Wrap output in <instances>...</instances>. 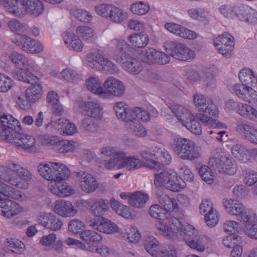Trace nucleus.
Wrapping results in <instances>:
<instances>
[{
	"label": "nucleus",
	"instance_id": "f257e3e1",
	"mask_svg": "<svg viewBox=\"0 0 257 257\" xmlns=\"http://www.w3.org/2000/svg\"><path fill=\"white\" fill-rule=\"evenodd\" d=\"M224 206L228 214L235 215L237 219L245 225V233L251 238L256 239L255 212L251 210L245 209L241 203L235 200H226L224 202Z\"/></svg>",
	"mask_w": 257,
	"mask_h": 257
},
{
	"label": "nucleus",
	"instance_id": "f03ea898",
	"mask_svg": "<svg viewBox=\"0 0 257 257\" xmlns=\"http://www.w3.org/2000/svg\"><path fill=\"white\" fill-rule=\"evenodd\" d=\"M193 101L196 107L203 114H199L196 118L206 126L216 128L217 123L211 116L218 114V109L212 100L205 97L203 95L196 94L194 95Z\"/></svg>",
	"mask_w": 257,
	"mask_h": 257
},
{
	"label": "nucleus",
	"instance_id": "7ed1b4c3",
	"mask_svg": "<svg viewBox=\"0 0 257 257\" xmlns=\"http://www.w3.org/2000/svg\"><path fill=\"white\" fill-rule=\"evenodd\" d=\"M18 177L28 181L32 179L33 175L29 170L21 167L17 163L11 162L5 166L0 165V179L19 188H27L28 184H24V186L18 184Z\"/></svg>",
	"mask_w": 257,
	"mask_h": 257
},
{
	"label": "nucleus",
	"instance_id": "20e7f679",
	"mask_svg": "<svg viewBox=\"0 0 257 257\" xmlns=\"http://www.w3.org/2000/svg\"><path fill=\"white\" fill-rule=\"evenodd\" d=\"M171 146L174 152L182 160L194 161L200 156L196 143L191 140L183 138L176 139Z\"/></svg>",
	"mask_w": 257,
	"mask_h": 257
},
{
	"label": "nucleus",
	"instance_id": "39448f33",
	"mask_svg": "<svg viewBox=\"0 0 257 257\" xmlns=\"http://www.w3.org/2000/svg\"><path fill=\"white\" fill-rule=\"evenodd\" d=\"M159 173L155 174L154 184L157 187L164 185L167 189L173 192H178L185 187L182 179L178 177L175 171L165 170L164 168Z\"/></svg>",
	"mask_w": 257,
	"mask_h": 257
},
{
	"label": "nucleus",
	"instance_id": "423d86ee",
	"mask_svg": "<svg viewBox=\"0 0 257 257\" xmlns=\"http://www.w3.org/2000/svg\"><path fill=\"white\" fill-rule=\"evenodd\" d=\"M70 175V171L65 165L56 163L53 181L55 182L51 191L60 197L67 196L71 194V187L61 181L67 179Z\"/></svg>",
	"mask_w": 257,
	"mask_h": 257
},
{
	"label": "nucleus",
	"instance_id": "0eeeda50",
	"mask_svg": "<svg viewBox=\"0 0 257 257\" xmlns=\"http://www.w3.org/2000/svg\"><path fill=\"white\" fill-rule=\"evenodd\" d=\"M86 61L88 67L98 71L113 74L119 70L115 64L97 52L88 53L86 57Z\"/></svg>",
	"mask_w": 257,
	"mask_h": 257
},
{
	"label": "nucleus",
	"instance_id": "6e6552de",
	"mask_svg": "<svg viewBox=\"0 0 257 257\" xmlns=\"http://www.w3.org/2000/svg\"><path fill=\"white\" fill-rule=\"evenodd\" d=\"M182 232L185 234L184 240L191 248L203 252L205 249L206 237L198 234L197 230L191 225L185 224Z\"/></svg>",
	"mask_w": 257,
	"mask_h": 257
},
{
	"label": "nucleus",
	"instance_id": "1a4fd4ad",
	"mask_svg": "<svg viewBox=\"0 0 257 257\" xmlns=\"http://www.w3.org/2000/svg\"><path fill=\"white\" fill-rule=\"evenodd\" d=\"M208 163L214 170L229 175H233L237 170V167L233 158L224 154H214L209 160Z\"/></svg>",
	"mask_w": 257,
	"mask_h": 257
},
{
	"label": "nucleus",
	"instance_id": "9d476101",
	"mask_svg": "<svg viewBox=\"0 0 257 257\" xmlns=\"http://www.w3.org/2000/svg\"><path fill=\"white\" fill-rule=\"evenodd\" d=\"M21 131L19 121L11 115H3L0 117L1 138L6 142L12 140L18 131Z\"/></svg>",
	"mask_w": 257,
	"mask_h": 257
},
{
	"label": "nucleus",
	"instance_id": "9b49d317",
	"mask_svg": "<svg viewBox=\"0 0 257 257\" xmlns=\"http://www.w3.org/2000/svg\"><path fill=\"white\" fill-rule=\"evenodd\" d=\"M165 46L170 55L176 59L184 61H191L195 57L192 50L182 44L170 41L166 42Z\"/></svg>",
	"mask_w": 257,
	"mask_h": 257
},
{
	"label": "nucleus",
	"instance_id": "f8f14e48",
	"mask_svg": "<svg viewBox=\"0 0 257 257\" xmlns=\"http://www.w3.org/2000/svg\"><path fill=\"white\" fill-rule=\"evenodd\" d=\"M155 225L159 233L169 236L173 231H182L184 224H182L178 218L170 215L168 218L157 221Z\"/></svg>",
	"mask_w": 257,
	"mask_h": 257
},
{
	"label": "nucleus",
	"instance_id": "ddd939ff",
	"mask_svg": "<svg viewBox=\"0 0 257 257\" xmlns=\"http://www.w3.org/2000/svg\"><path fill=\"white\" fill-rule=\"evenodd\" d=\"M214 44L219 53L228 58L234 49V38L229 33H224L214 40Z\"/></svg>",
	"mask_w": 257,
	"mask_h": 257
},
{
	"label": "nucleus",
	"instance_id": "4468645a",
	"mask_svg": "<svg viewBox=\"0 0 257 257\" xmlns=\"http://www.w3.org/2000/svg\"><path fill=\"white\" fill-rule=\"evenodd\" d=\"M77 184L86 193L93 192L98 187V183L92 175L86 171L80 170L75 172Z\"/></svg>",
	"mask_w": 257,
	"mask_h": 257
},
{
	"label": "nucleus",
	"instance_id": "2eb2a0df",
	"mask_svg": "<svg viewBox=\"0 0 257 257\" xmlns=\"http://www.w3.org/2000/svg\"><path fill=\"white\" fill-rule=\"evenodd\" d=\"M113 160L112 164L116 165L115 169L125 168L128 171L134 170L141 167L144 162L139 158L133 156H126V153L122 152L120 156Z\"/></svg>",
	"mask_w": 257,
	"mask_h": 257
},
{
	"label": "nucleus",
	"instance_id": "dca6fc26",
	"mask_svg": "<svg viewBox=\"0 0 257 257\" xmlns=\"http://www.w3.org/2000/svg\"><path fill=\"white\" fill-rule=\"evenodd\" d=\"M114 59L117 63L121 64L124 70L132 74H137L143 69L141 62L130 55H125L124 56L115 55Z\"/></svg>",
	"mask_w": 257,
	"mask_h": 257
},
{
	"label": "nucleus",
	"instance_id": "f3484780",
	"mask_svg": "<svg viewBox=\"0 0 257 257\" xmlns=\"http://www.w3.org/2000/svg\"><path fill=\"white\" fill-rule=\"evenodd\" d=\"M88 224L93 229L106 233L118 231V227L116 224L102 216L95 217L93 220L88 221Z\"/></svg>",
	"mask_w": 257,
	"mask_h": 257
},
{
	"label": "nucleus",
	"instance_id": "a211bd4d",
	"mask_svg": "<svg viewBox=\"0 0 257 257\" xmlns=\"http://www.w3.org/2000/svg\"><path fill=\"white\" fill-rule=\"evenodd\" d=\"M38 222L43 227L54 231L60 230L63 226L62 221L59 217L48 213L40 214Z\"/></svg>",
	"mask_w": 257,
	"mask_h": 257
},
{
	"label": "nucleus",
	"instance_id": "6ab92c4d",
	"mask_svg": "<svg viewBox=\"0 0 257 257\" xmlns=\"http://www.w3.org/2000/svg\"><path fill=\"white\" fill-rule=\"evenodd\" d=\"M0 208L2 214L7 218L15 216L23 210V208L18 203L3 197L0 199Z\"/></svg>",
	"mask_w": 257,
	"mask_h": 257
},
{
	"label": "nucleus",
	"instance_id": "aec40b11",
	"mask_svg": "<svg viewBox=\"0 0 257 257\" xmlns=\"http://www.w3.org/2000/svg\"><path fill=\"white\" fill-rule=\"evenodd\" d=\"M122 152V151H117L115 148L111 147L102 148L101 150V154L104 157H108L109 159L101 160L99 166L106 170L115 169L116 165L111 164V162H113V160L115 162L116 158L120 156Z\"/></svg>",
	"mask_w": 257,
	"mask_h": 257
},
{
	"label": "nucleus",
	"instance_id": "412c9836",
	"mask_svg": "<svg viewBox=\"0 0 257 257\" xmlns=\"http://www.w3.org/2000/svg\"><path fill=\"white\" fill-rule=\"evenodd\" d=\"M104 90L109 94L116 97H121L123 95L125 87L123 83L119 80L113 78L108 77L103 84Z\"/></svg>",
	"mask_w": 257,
	"mask_h": 257
},
{
	"label": "nucleus",
	"instance_id": "4be33fe9",
	"mask_svg": "<svg viewBox=\"0 0 257 257\" xmlns=\"http://www.w3.org/2000/svg\"><path fill=\"white\" fill-rule=\"evenodd\" d=\"M12 140L7 142L12 143L18 147L27 150L32 148L35 145V138L31 135L18 131L12 138Z\"/></svg>",
	"mask_w": 257,
	"mask_h": 257
},
{
	"label": "nucleus",
	"instance_id": "5701e85b",
	"mask_svg": "<svg viewBox=\"0 0 257 257\" xmlns=\"http://www.w3.org/2000/svg\"><path fill=\"white\" fill-rule=\"evenodd\" d=\"M79 111L81 113L93 118H99L102 115L100 105L92 101H78L77 102Z\"/></svg>",
	"mask_w": 257,
	"mask_h": 257
},
{
	"label": "nucleus",
	"instance_id": "b1692460",
	"mask_svg": "<svg viewBox=\"0 0 257 257\" xmlns=\"http://www.w3.org/2000/svg\"><path fill=\"white\" fill-rule=\"evenodd\" d=\"M54 211L61 216H73L77 213V210L70 201L59 199L56 201Z\"/></svg>",
	"mask_w": 257,
	"mask_h": 257
},
{
	"label": "nucleus",
	"instance_id": "393cba45",
	"mask_svg": "<svg viewBox=\"0 0 257 257\" xmlns=\"http://www.w3.org/2000/svg\"><path fill=\"white\" fill-rule=\"evenodd\" d=\"M30 84L25 91V97L34 103L42 97L43 91L39 79Z\"/></svg>",
	"mask_w": 257,
	"mask_h": 257
},
{
	"label": "nucleus",
	"instance_id": "a878e982",
	"mask_svg": "<svg viewBox=\"0 0 257 257\" xmlns=\"http://www.w3.org/2000/svg\"><path fill=\"white\" fill-rule=\"evenodd\" d=\"M24 15L27 13L38 16L44 11V6L40 0H22Z\"/></svg>",
	"mask_w": 257,
	"mask_h": 257
},
{
	"label": "nucleus",
	"instance_id": "bb28decb",
	"mask_svg": "<svg viewBox=\"0 0 257 257\" xmlns=\"http://www.w3.org/2000/svg\"><path fill=\"white\" fill-rule=\"evenodd\" d=\"M236 131L250 142L257 143V129L255 126L245 123L238 124Z\"/></svg>",
	"mask_w": 257,
	"mask_h": 257
},
{
	"label": "nucleus",
	"instance_id": "cd10ccee",
	"mask_svg": "<svg viewBox=\"0 0 257 257\" xmlns=\"http://www.w3.org/2000/svg\"><path fill=\"white\" fill-rule=\"evenodd\" d=\"M0 195L19 201L27 199V197L24 193L0 181Z\"/></svg>",
	"mask_w": 257,
	"mask_h": 257
},
{
	"label": "nucleus",
	"instance_id": "c85d7f7f",
	"mask_svg": "<svg viewBox=\"0 0 257 257\" xmlns=\"http://www.w3.org/2000/svg\"><path fill=\"white\" fill-rule=\"evenodd\" d=\"M65 44L70 49L80 52L82 51L84 44L82 41L75 36L73 32L67 31L63 37Z\"/></svg>",
	"mask_w": 257,
	"mask_h": 257
},
{
	"label": "nucleus",
	"instance_id": "c756f323",
	"mask_svg": "<svg viewBox=\"0 0 257 257\" xmlns=\"http://www.w3.org/2000/svg\"><path fill=\"white\" fill-rule=\"evenodd\" d=\"M140 155L143 159L149 162L147 167L149 168L159 171L164 168L163 164L155 161L156 154L154 150L150 149L143 150L140 152Z\"/></svg>",
	"mask_w": 257,
	"mask_h": 257
},
{
	"label": "nucleus",
	"instance_id": "7c9ffc66",
	"mask_svg": "<svg viewBox=\"0 0 257 257\" xmlns=\"http://www.w3.org/2000/svg\"><path fill=\"white\" fill-rule=\"evenodd\" d=\"M125 126L130 132L135 136L144 137L147 135L146 128L134 116H132L126 120Z\"/></svg>",
	"mask_w": 257,
	"mask_h": 257
},
{
	"label": "nucleus",
	"instance_id": "2f4dec72",
	"mask_svg": "<svg viewBox=\"0 0 257 257\" xmlns=\"http://www.w3.org/2000/svg\"><path fill=\"white\" fill-rule=\"evenodd\" d=\"M86 85L87 88L91 92L97 94L103 98L108 97V93L102 87L101 82L97 77H90L86 81Z\"/></svg>",
	"mask_w": 257,
	"mask_h": 257
},
{
	"label": "nucleus",
	"instance_id": "473e14b6",
	"mask_svg": "<svg viewBox=\"0 0 257 257\" xmlns=\"http://www.w3.org/2000/svg\"><path fill=\"white\" fill-rule=\"evenodd\" d=\"M240 81L247 86L255 87L257 85V77L254 72L248 68L242 69L238 74Z\"/></svg>",
	"mask_w": 257,
	"mask_h": 257
},
{
	"label": "nucleus",
	"instance_id": "72a5a7b5",
	"mask_svg": "<svg viewBox=\"0 0 257 257\" xmlns=\"http://www.w3.org/2000/svg\"><path fill=\"white\" fill-rule=\"evenodd\" d=\"M11 61L18 68L31 69V66L28 59L22 54L18 52H13L9 56Z\"/></svg>",
	"mask_w": 257,
	"mask_h": 257
},
{
	"label": "nucleus",
	"instance_id": "f704fd0d",
	"mask_svg": "<svg viewBox=\"0 0 257 257\" xmlns=\"http://www.w3.org/2000/svg\"><path fill=\"white\" fill-rule=\"evenodd\" d=\"M170 108L183 125H184L185 122H188V120L190 119L193 115L187 109L178 104H175L170 106Z\"/></svg>",
	"mask_w": 257,
	"mask_h": 257
},
{
	"label": "nucleus",
	"instance_id": "c9c22d12",
	"mask_svg": "<svg viewBox=\"0 0 257 257\" xmlns=\"http://www.w3.org/2000/svg\"><path fill=\"white\" fill-rule=\"evenodd\" d=\"M109 209V201L103 199H96L91 206V212L96 217L102 216Z\"/></svg>",
	"mask_w": 257,
	"mask_h": 257
},
{
	"label": "nucleus",
	"instance_id": "e433bc0d",
	"mask_svg": "<svg viewBox=\"0 0 257 257\" xmlns=\"http://www.w3.org/2000/svg\"><path fill=\"white\" fill-rule=\"evenodd\" d=\"M77 147L78 144L74 141L59 139L57 145L54 148V150L59 153L65 154L73 152Z\"/></svg>",
	"mask_w": 257,
	"mask_h": 257
},
{
	"label": "nucleus",
	"instance_id": "4c0bfd02",
	"mask_svg": "<svg viewBox=\"0 0 257 257\" xmlns=\"http://www.w3.org/2000/svg\"><path fill=\"white\" fill-rule=\"evenodd\" d=\"M149 199L147 193L137 191L130 198V204L136 208H143Z\"/></svg>",
	"mask_w": 257,
	"mask_h": 257
},
{
	"label": "nucleus",
	"instance_id": "58836bf2",
	"mask_svg": "<svg viewBox=\"0 0 257 257\" xmlns=\"http://www.w3.org/2000/svg\"><path fill=\"white\" fill-rule=\"evenodd\" d=\"M24 70V68H20L13 71V75L14 78L27 83L31 84L35 82L39 78L28 71Z\"/></svg>",
	"mask_w": 257,
	"mask_h": 257
},
{
	"label": "nucleus",
	"instance_id": "ea45409f",
	"mask_svg": "<svg viewBox=\"0 0 257 257\" xmlns=\"http://www.w3.org/2000/svg\"><path fill=\"white\" fill-rule=\"evenodd\" d=\"M125 104L122 102H118L114 104L113 109L118 119L122 120L124 122L132 117L133 112V108H127Z\"/></svg>",
	"mask_w": 257,
	"mask_h": 257
},
{
	"label": "nucleus",
	"instance_id": "a19ab883",
	"mask_svg": "<svg viewBox=\"0 0 257 257\" xmlns=\"http://www.w3.org/2000/svg\"><path fill=\"white\" fill-rule=\"evenodd\" d=\"M158 199L160 203L164 206V209L166 210V213L177 210L178 204L175 199L171 198L165 194L158 195Z\"/></svg>",
	"mask_w": 257,
	"mask_h": 257
},
{
	"label": "nucleus",
	"instance_id": "79ce46f5",
	"mask_svg": "<svg viewBox=\"0 0 257 257\" xmlns=\"http://www.w3.org/2000/svg\"><path fill=\"white\" fill-rule=\"evenodd\" d=\"M56 163H41L38 166L39 174L45 179L53 181Z\"/></svg>",
	"mask_w": 257,
	"mask_h": 257
},
{
	"label": "nucleus",
	"instance_id": "37998d69",
	"mask_svg": "<svg viewBox=\"0 0 257 257\" xmlns=\"http://www.w3.org/2000/svg\"><path fill=\"white\" fill-rule=\"evenodd\" d=\"M76 34L78 37L86 41L92 42L97 38V34L92 28L85 26L78 27L76 29Z\"/></svg>",
	"mask_w": 257,
	"mask_h": 257
},
{
	"label": "nucleus",
	"instance_id": "c03bdc74",
	"mask_svg": "<svg viewBox=\"0 0 257 257\" xmlns=\"http://www.w3.org/2000/svg\"><path fill=\"white\" fill-rule=\"evenodd\" d=\"M128 40L132 45L138 48H144L148 43L149 36L145 33H138L129 36Z\"/></svg>",
	"mask_w": 257,
	"mask_h": 257
},
{
	"label": "nucleus",
	"instance_id": "a18cd8bd",
	"mask_svg": "<svg viewBox=\"0 0 257 257\" xmlns=\"http://www.w3.org/2000/svg\"><path fill=\"white\" fill-rule=\"evenodd\" d=\"M127 18V14L117 7L112 6L107 19L119 23Z\"/></svg>",
	"mask_w": 257,
	"mask_h": 257
},
{
	"label": "nucleus",
	"instance_id": "49530a36",
	"mask_svg": "<svg viewBox=\"0 0 257 257\" xmlns=\"http://www.w3.org/2000/svg\"><path fill=\"white\" fill-rule=\"evenodd\" d=\"M18 0H5L3 5L5 9L14 15L20 17L24 15L23 10L19 7Z\"/></svg>",
	"mask_w": 257,
	"mask_h": 257
},
{
	"label": "nucleus",
	"instance_id": "de8ad7c7",
	"mask_svg": "<svg viewBox=\"0 0 257 257\" xmlns=\"http://www.w3.org/2000/svg\"><path fill=\"white\" fill-rule=\"evenodd\" d=\"M238 112L242 116L247 119H253L257 117V110L247 104L240 103Z\"/></svg>",
	"mask_w": 257,
	"mask_h": 257
},
{
	"label": "nucleus",
	"instance_id": "09e8293b",
	"mask_svg": "<svg viewBox=\"0 0 257 257\" xmlns=\"http://www.w3.org/2000/svg\"><path fill=\"white\" fill-rule=\"evenodd\" d=\"M80 238L87 243L92 242L100 241L102 237L101 235L92 230H85L80 234Z\"/></svg>",
	"mask_w": 257,
	"mask_h": 257
},
{
	"label": "nucleus",
	"instance_id": "8fccbe9b",
	"mask_svg": "<svg viewBox=\"0 0 257 257\" xmlns=\"http://www.w3.org/2000/svg\"><path fill=\"white\" fill-rule=\"evenodd\" d=\"M150 215L153 218L162 220L170 216V213H166V210L158 204L152 205L149 209Z\"/></svg>",
	"mask_w": 257,
	"mask_h": 257
},
{
	"label": "nucleus",
	"instance_id": "3c124183",
	"mask_svg": "<svg viewBox=\"0 0 257 257\" xmlns=\"http://www.w3.org/2000/svg\"><path fill=\"white\" fill-rule=\"evenodd\" d=\"M150 7L148 4L143 2L133 3L130 7L131 12L135 15L142 16L147 14L150 10Z\"/></svg>",
	"mask_w": 257,
	"mask_h": 257
},
{
	"label": "nucleus",
	"instance_id": "603ef678",
	"mask_svg": "<svg viewBox=\"0 0 257 257\" xmlns=\"http://www.w3.org/2000/svg\"><path fill=\"white\" fill-rule=\"evenodd\" d=\"M33 41L30 37L22 35L14 43L24 51L30 53Z\"/></svg>",
	"mask_w": 257,
	"mask_h": 257
},
{
	"label": "nucleus",
	"instance_id": "864d4df0",
	"mask_svg": "<svg viewBox=\"0 0 257 257\" xmlns=\"http://www.w3.org/2000/svg\"><path fill=\"white\" fill-rule=\"evenodd\" d=\"M110 206L112 209L119 215L123 217H127L130 216V212L128 207L120 203L115 200H111Z\"/></svg>",
	"mask_w": 257,
	"mask_h": 257
},
{
	"label": "nucleus",
	"instance_id": "5fc2aeb1",
	"mask_svg": "<svg viewBox=\"0 0 257 257\" xmlns=\"http://www.w3.org/2000/svg\"><path fill=\"white\" fill-rule=\"evenodd\" d=\"M159 244L158 241L155 237H148L145 245V249L149 254L155 257L158 249L161 247Z\"/></svg>",
	"mask_w": 257,
	"mask_h": 257
},
{
	"label": "nucleus",
	"instance_id": "6e6d98bb",
	"mask_svg": "<svg viewBox=\"0 0 257 257\" xmlns=\"http://www.w3.org/2000/svg\"><path fill=\"white\" fill-rule=\"evenodd\" d=\"M6 243L9 249L15 253L21 254L24 251L25 245L18 239H7Z\"/></svg>",
	"mask_w": 257,
	"mask_h": 257
},
{
	"label": "nucleus",
	"instance_id": "4d7b16f0",
	"mask_svg": "<svg viewBox=\"0 0 257 257\" xmlns=\"http://www.w3.org/2000/svg\"><path fill=\"white\" fill-rule=\"evenodd\" d=\"M189 131L194 134L200 135L202 132L201 126L200 123L196 119L194 116L192 115L190 119L188 120L183 125Z\"/></svg>",
	"mask_w": 257,
	"mask_h": 257
},
{
	"label": "nucleus",
	"instance_id": "13d9d810",
	"mask_svg": "<svg viewBox=\"0 0 257 257\" xmlns=\"http://www.w3.org/2000/svg\"><path fill=\"white\" fill-rule=\"evenodd\" d=\"M81 126L86 131L94 132L98 128V122L91 117H86L81 122Z\"/></svg>",
	"mask_w": 257,
	"mask_h": 257
},
{
	"label": "nucleus",
	"instance_id": "bf43d9fd",
	"mask_svg": "<svg viewBox=\"0 0 257 257\" xmlns=\"http://www.w3.org/2000/svg\"><path fill=\"white\" fill-rule=\"evenodd\" d=\"M158 51L152 48H150L142 52L141 55L142 60L146 63H155L157 54Z\"/></svg>",
	"mask_w": 257,
	"mask_h": 257
},
{
	"label": "nucleus",
	"instance_id": "052dcab7",
	"mask_svg": "<svg viewBox=\"0 0 257 257\" xmlns=\"http://www.w3.org/2000/svg\"><path fill=\"white\" fill-rule=\"evenodd\" d=\"M124 236L130 242H137L141 238V234L135 227L129 226L125 228Z\"/></svg>",
	"mask_w": 257,
	"mask_h": 257
},
{
	"label": "nucleus",
	"instance_id": "680f3d73",
	"mask_svg": "<svg viewBox=\"0 0 257 257\" xmlns=\"http://www.w3.org/2000/svg\"><path fill=\"white\" fill-rule=\"evenodd\" d=\"M61 74L62 78L67 81L77 82L78 81L81 80V76L75 70L70 68L64 69Z\"/></svg>",
	"mask_w": 257,
	"mask_h": 257
},
{
	"label": "nucleus",
	"instance_id": "e2e57ef3",
	"mask_svg": "<svg viewBox=\"0 0 257 257\" xmlns=\"http://www.w3.org/2000/svg\"><path fill=\"white\" fill-rule=\"evenodd\" d=\"M155 257H176V252L173 245H167L161 246Z\"/></svg>",
	"mask_w": 257,
	"mask_h": 257
},
{
	"label": "nucleus",
	"instance_id": "0e129e2a",
	"mask_svg": "<svg viewBox=\"0 0 257 257\" xmlns=\"http://www.w3.org/2000/svg\"><path fill=\"white\" fill-rule=\"evenodd\" d=\"M73 15L78 21L85 23H88L92 20L91 14L84 10L77 9L73 11Z\"/></svg>",
	"mask_w": 257,
	"mask_h": 257
},
{
	"label": "nucleus",
	"instance_id": "69168bd1",
	"mask_svg": "<svg viewBox=\"0 0 257 257\" xmlns=\"http://www.w3.org/2000/svg\"><path fill=\"white\" fill-rule=\"evenodd\" d=\"M204 220L208 226H215L219 220L218 213L216 209L204 214Z\"/></svg>",
	"mask_w": 257,
	"mask_h": 257
},
{
	"label": "nucleus",
	"instance_id": "338daca9",
	"mask_svg": "<svg viewBox=\"0 0 257 257\" xmlns=\"http://www.w3.org/2000/svg\"><path fill=\"white\" fill-rule=\"evenodd\" d=\"M188 15L193 19L200 20L208 16V13L204 9L191 8L188 10Z\"/></svg>",
	"mask_w": 257,
	"mask_h": 257
},
{
	"label": "nucleus",
	"instance_id": "774afa93",
	"mask_svg": "<svg viewBox=\"0 0 257 257\" xmlns=\"http://www.w3.org/2000/svg\"><path fill=\"white\" fill-rule=\"evenodd\" d=\"M116 42L115 49L119 56L129 55L128 53L130 49L128 44L123 40H114Z\"/></svg>",
	"mask_w": 257,
	"mask_h": 257
}]
</instances>
